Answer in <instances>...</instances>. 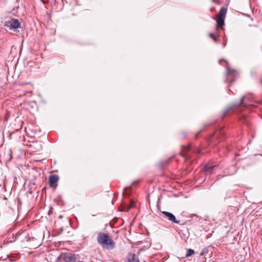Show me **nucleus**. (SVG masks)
Segmentation results:
<instances>
[{"instance_id":"22","label":"nucleus","mask_w":262,"mask_h":262,"mask_svg":"<svg viewBox=\"0 0 262 262\" xmlns=\"http://www.w3.org/2000/svg\"><path fill=\"white\" fill-rule=\"evenodd\" d=\"M226 46V43H224V46L225 47Z\"/></svg>"},{"instance_id":"2","label":"nucleus","mask_w":262,"mask_h":262,"mask_svg":"<svg viewBox=\"0 0 262 262\" xmlns=\"http://www.w3.org/2000/svg\"><path fill=\"white\" fill-rule=\"evenodd\" d=\"M252 98V96H243L240 101V104L243 105L244 107H247L248 105L250 107H255L254 105L251 104L249 105V102H251V99Z\"/></svg>"},{"instance_id":"21","label":"nucleus","mask_w":262,"mask_h":262,"mask_svg":"<svg viewBox=\"0 0 262 262\" xmlns=\"http://www.w3.org/2000/svg\"><path fill=\"white\" fill-rule=\"evenodd\" d=\"M201 130H200V131L198 133V134H199V133H201Z\"/></svg>"},{"instance_id":"6","label":"nucleus","mask_w":262,"mask_h":262,"mask_svg":"<svg viewBox=\"0 0 262 262\" xmlns=\"http://www.w3.org/2000/svg\"><path fill=\"white\" fill-rule=\"evenodd\" d=\"M128 262H140L139 259L136 257L135 254H129L127 255Z\"/></svg>"},{"instance_id":"11","label":"nucleus","mask_w":262,"mask_h":262,"mask_svg":"<svg viewBox=\"0 0 262 262\" xmlns=\"http://www.w3.org/2000/svg\"><path fill=\"white\" fill-rule=\"evenodd\" d=\"M194 254V251L193 249H189L187 250V253L185 255V257H188Z\"/></svg>"},{"instance_id":"13","label":"nucleus","mask_w":262,"mask_h":262,"mask_svg":"<svg viewBox=\"0 0 262 262\" xmlns=\"http://www.w3.org/2000/svg\"><path fill=\"white\" fill-rule=\"evenodd\" d=\"M208 252V247L204 248L202 250V251L201 252V253H200V257L202 256H203V255H204L205 254L207 253Z\"/></svg>"},{"instance_id":"14","label":"nucleus","mask_w":262,"mask_h":262,"mask_svg":"<svg viewBox=\"0 0 262 262\" xmlns=\"http://www.w3.org/2000/svg\"><path fill=\"white\" fill-rule=\"evenodd\" d=\"M227 74L229 76H233L234 75V71H233L232 70L230 69L229 68H227Z\"/></svg>"},{"instance_id":"19","label":"nucleus","mask_w":262,"mask_h":262,"mask_svg":"<svg viewBox=\"0 0 262 262\" xmlns=\"http://www.w3.org/2000/svg\"><path fill=\"white\" fill-rule=\"evenodd\" d=\"M51 212V211H49L48 214L50 215Z\"/></svg>"},{"instance_id":"9","label":"nucleus","mask_w":262,"mask_h":262,"mask_svg":"<svg viewBox=\"0 0 262 262\" xmlns=\"http://www.w3.org/2000/svg\"><path fill=\"white\" fill-rule=\"evenodd\" d=\"M224 20L225 19H223L222 18H217L216 19L217 22V28H222L224 25Z\"/></svg>"},{"instance_id":"18","label":"nucleus","mask_w":262,"mask_h":262,"mask_svg":"<svg viewBox=\"0 0 262 262\" xmlns=\"http://www.w3.org/2000/svg\"><path fill=\"white\" fill-rule=\"evenodd\" d=\"M29 83H22V84H28Z\"/></svg>"},{"instance_id":"5","label":"nucleus","mask_w":262,"mask_h":262,"mask_svg":"<svg viewBox=\"0 0 262 262\" xmlns=\"http://www.w3.org/2000/svg\"><path fill=\"white\" fill-rule=\"evenodd\" d=\"M58 180L59 177L58 176L55 174L51 175L49 178V182L50 186H52L58 181Z\"/></svg>"},{"instance_id":"4","label":"nucleus","mask_w":262,"mask_h":262,"mask_svg":"<svg viewBox=\"0 0 262 262\" xmlns=\"http://www.w3.org/2000/svg\"><path fill=\"white\" fill-rule=\"evenodd\" d=\"M63 259L66 262H74L76 258L75 255L72 253H66Z\"/></svg>"},{"instance_id":"7","label":"nucleus","mask_w":262,"mask_h":262,"mask_svg":"<svg viewBox=\"0 0 262 262\" xmlns=\"http://www.w3.org/2000/svg\"><path fill=\"white\" fill-rule=\"evenodd\" d=\"M227 11V10L226 8L224 7L222 8L219 11L217 18H222L223 19H225Z\"/></svg>"},{"instance_id":"10","label":"nucleus","mask_w":262,"mask_h":262,"mask_svg":"<svg viewBox=\"0 0 262 262\" xmlns=\"http://www.w3.org/2000/svg\"><path fill=\"white\" fill-rule=\"evenodd\" d=\"M134 182H133L132 185L128 187H126L124 189V191L123 192V195H129L131 193L130 189L132 188V186L133 185Z\"/></svg>"},{"instance_id":"1","label":"nucleus","mask_w":262,"mask_h":262,"mask_svg":"<svg viewBox=\"0 0 262 262\" xmlns=\"http://www.w3.org/2000/svg\"><path fill=\"white\" fill-rule=\"evenodd\" d=\"M97 242L102 248L113 249L115 247V242L106 233L100 232L97 236Z\"/></svg>"},{"instance_id":"17","label":"nucleus","mask_w":262,"mask_h":262,"mask_svg":"<svg viewBox=\"0 0 262 262\" xmlns=\"http://www.w3.org/2000/svg\"><path fill=\"white\" fill-rule=\"evenodd\" d=\"M230 110V108L227 109L225 112H224V115L225 116L227 113V112H228V111Z\"/></svg>"},{"instance_id":"20","label":"nucleus","mask_w":262,"mask_h":262,"mask_svg":"<svg viewBox=\"0 0 262 262\" xmlns=\"http://www.w3.org/2000/svg\"><path fill=\"white\" fill-rule=\"evenodd\" d=\"M234 80V79H233L232 80V81H231V82H233Z\"/></svg>"},{"instance_id":"15","label":"nucleus","mask_w":262,"mask_h":262,"mask_svg":"<svg viewBox=\"0 0 262 262\" xmlns=\"http://www.w3.org/2000/svg\"><path fill=\"white\" fill-rule=\"evenodd\" d=\"M209 36H210L211 38H212V39L214 40V41H215V42H217V38H216V37H215V36H214L212 34L210 33V34H209Z\"/></svg>"},{"instance_id":"12","label":"nucleus","mask_w":262,"mask_h":262,"mask_svg":"<svg viewBox=\"0 0 262 262\" xmlns=\"http://www.w3.org/2000/svg\"><path fill=\"white\" fill-rule=\"evenodd\" d=\"M215 166L206 165L205 166V170L207 172H210Z\"/></svg>"},{"instance_id":"8","label":"nucleus","mask_w":262,"mask_h":262,"mask_svg":"<svg viewBox=\"0 0 262 262\" xmlns=\"http://www.w3.org/2000/svg\"><path fill=\"white\" fill-rule=\"evenodd\" d=\"M20 24L16 19H12L10 21V26L12 28L17 29L19 27Z\"/></svg>"},{"instance_id":"16","label":"nucleus","mask_w":262,"mask_h":262,"mask_svg":"<svg viewBox=\"0 0 262 262\" xmlns=\"http://www.w3.org/2000/svg\"><path fill=\"white\" fill-rule=\"evenodd\" d=\"M133 203H134V202H133V203H132V204H131L130 206V207H129L127 209H126V210H124V211H128L129 208H132V207H133L134 206V205H133Z\"/></svg>"},{"instance_id":"3","label":"nucleus","mask_w":262,"mask_h":262,"mask_svg":"<svg viewBox=\"0 0 262 262\" xmlns=\"http://www.w3.org/2000/svg\"><path fill=\"white\" fill-rule=\"evenodd\" d=\"M162 213L163 214L165 217H166L167 219L171 222L177 224L179 223L180 221L178 220L172 213L167 211H163L162 212Z\"/></svg>"}]
</instances>
